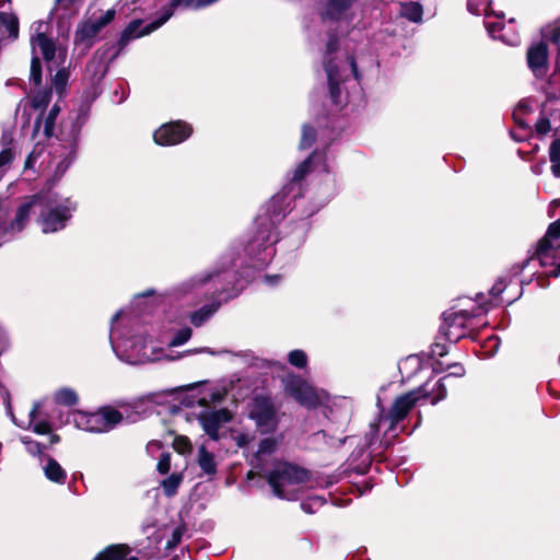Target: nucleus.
<instances>
[{
    "label": "nucleus",
    "instance_id": "12",
    "mask_svg": "<svg viewBox=\"0 0 560 560\" xmlns=\"http://www.w3.org/2000/svg\"><path fill=\"white\" fill-rule=\"evenodd\" d=\"M33 27L36 31V34L31 37L33 56L40 54L48 63H56V66L65 63L67 58L66 47L57 46L51 38L40 32L43 22H35Z\"/></svg>",
    "mask_w": 560,
    "mask_h": 560
},
{
    "label": "nucleus",
    "instance_id": "41",
    "mask_svg": "<svg viewBox=\"0 0 560 560\" xmlns=\"http://www.w3.org/2000/svg\"><path fill=\"white\" fill-rule=\"evenodd\" d=\"M21 442L25 445L28 454L37 456L43 453V446L38 442L31 440L28 436H22Z\"/></svg>",
    "mask_w": 560,
    "mask_h": 560
},
{
    "label": "nucleus",
    "instance_id": "59",
    "mask_svg": "<svg viewBox=\"0 0 560 560\" xmlns=\"http://www.w3.org/2000/svg\"><path fill=\"white\" fill-rule=\"evenodd\" d=\"M151 293H152L151 291H148V292H145V293H143L141 295L136 296L135 302L138 303L141 299L150 295Z\"/></svg>",
    "mask_w": 560,
    "mask_h": 560
},
{
    "label": "nucleus",
    "instance_id": "60",
    "mask_svg": "<svg viewBox=\"0 0 560 560\" xmlns=\"http://www.w3.org/2000/svg\"><path fill=\"white\" fill-rule=\"evenodd\" d=\"M197 352H209L211 354H213L212 351H210L209 349H201V350H189L187 351V353L191 354V353H197Z\"/></svg>",
    "mask_w": 560,
    "mask_h": 560
},
{
    "label": "nucleus",
    "instance_id": "46",
    "mask_svg": "<svg viewBox=\"0 0 560 560\" xmlns=\"http://www.w3.org/2000/svg\"><path fill=\"white\" fill-rule=\"evenodd\" d=\"M313 156L302 162L295 170L293 180H301L310 171Z\"/></svg>",
    "mask_w": 560,
    "mask_h": 560
},
{
    "label": "nucleus",
    "instance_id": "16",
    "mask_svg": "<svg viewBox=\"0 0 560 560\" xmlns=\"http://www.w3.org/2000/svg\"><path fill=\"white\" fill-rule=\"evenodd\" d=\"M474 314L468 310L448 311L444 313V334L450 341H457L465 336L466 320Z\"/></svg>",
    "mask_w": 560,
    "mask_h": 560
},
{
    "label": "nucleus",
    "instance_id": "50",
    "mask_svg": "<svg viewBox=\"0 0 560 560\" xmlns=\"http://www.w3.org/2000/svg\"><path fill=\"white\" fill-rule=\"evenodd\" d=\"M233 439L238 447H245L252 442L253 436L247 433H237Z\"/></svg>",
    "mask_w": 560,
    "mask_h": 560
},
{
    "label": "nucleus",
    "instance_id": "42",
    "mask_svg": "<svg viewBox=\"0 0 560 560\" xmlns=\"http://www.w3.org/2000/svg\"><path fill=\"white\" fill-rule=\"evenodd\" d=\"M50 101V92L43 91L37 93L32 100V106L36 109L44 108L48 105Z\"/></svg>",
    "mask_w": 560,
    "mask_h": 560
},
{
    "label": "nucleus",
    "instance_id": "34",
    "mask_svg": "<svg viewBox=\"0 0 560 560\" xmlns=\"http://www.w3.org/2000/svg\"><path fill=\"white\" fill-rule=\"evenodd\" d=\"M278 446V440L275 438H266L260 441L256 455L264 456L272 454Z\"/></svg>",
    "mask_w": 560,
    "mask_h": 560
},
{
    "label": "nucleus",
    "instance_id": "3",
    "mask_svg": "<svg viewBox=\"0 0 560 560\" xmlns=\"http://www.w3.org/2000/svg\"><path fill=\"white\" fill-rule=\"evenodd\" d=\"M336 47L337 38L332 36L327 43L324 67L327 74L330 98L336 105H341L345 97L342 96L340 84L347 80L350 72L357 80L359 79V73L353 58H347L343 60L329 58Z\"/></svg>",
    "mask_w": 560,
    "mask_h": 560
},
{
    "label": "nucleus",
    "instance_id": "26",
    "mask_svg": "<svg viewBox=\"0 0 560 560\" xmlns=\"http://www.w3.org/2000/svg\"><path fill=\"white\" fill-rule=\"evenodd\" d=\"M219 308V304L212 303L209 305H205L200 310L194 312L190 315V322L195 326H201L205 322H207Z\"/></svg>",
    "mask_w": 560,
    "mask_h": 560
},
{
    "label": "nucleus",
    "instance_id": "61",
    "mask_svg": "<svg viewBox=\"0 0 560 560\" xmlns=\"http://www.w3.org/2000/svg\"><path fill=\"white\" fill-rule=\"evenodd\" d=\"M59 440H60V439H59V436H58V435H56V434H54V435H51V436H50V443H51V444L58 443V442H59Z\"/></svg>",
    "mask_w": 560,
    "mask_h": 560
},
{
    "label": "nucleus",
    "instance_id": "62",
    "mask_svg": "<svg viewBox=\"0 0 560 560\" xmlns=\"http://www.w3.org/2000/svg\"><path fill=\"white\" fill-rule=\"evenodd\" d=\"M313 501H314V503H317L319 505H323L324 502H325V500L323 498H319V497L314 498Z\"/></svg>",
    "mask_w": 560,
    "mask_h": 560
},
{
    "label": "nucleus",
    "instance_id": "6",
    "mask_svg": "<svg viewBox=\"0 0 560 560\" xmlns=\"http://www.w3.org/2000/svg\"><path fill=\"white\" fill-rule=\"evenodd\" d=\"M534 259H537L542 267H553L548 273L549 276H560V218L549 225L546 235L538 242L533 256L524 265Z\"/></svg>",
    "mask_w": 560,
    "mask_h": 560
},
{
    "label": "nucleus",
    "instance_id": "21",
    "mask_svg": "<svg viewBox=\"0 0 560 560\" xmlns=\"http://www.w3.org/2000/svg\"><path fill=\"white\" fill-rule=\"evenodd\" d=\"M489 34L493 38H500L504 43L511 46H515L518 44L520 38L516 34H513L511 36H508L506 26L501 22H486L485 23Z\"/></svg>",
    "mask_w": 560,
    "mask_h": 560
},
{
    "label": "nucleus",
    "instance_id": "25",
    "mask_svg": "<svg viewBox=\"0 0 560 560\" xmlns=\"http://www.w3.org/2000/svg\"><path fill=\"white\" fill-rule=\"evenodd\" d=\"M43 469L46 478L50 481L61 485L66 482L67 474L65 469L52 457L47 458V463Z\"/></svg>",
    "mask_w": 560,
    "mask_h": 560
},
{
    "label": "nucleus",
    "instance_id": "15",
    "mask_svg": "<svg viewBox=\"0 0 560 560\" xmlns=\"http://www.w3.org/2000/svg\"><path fill=\"white\" fill-rule=\"evenodd\" d=\"M198 421L203 431L210 439L219 440V429L232 419V415L228 409H207L201 411L198 416Z\"/></svg>",
    "mask_w": 560,
    "mask_h": 560
},
{
    "label": "nucleus",
    "instance_id": "14",
    "mask_svg": "<svg viewBox=\"0 0 560 560\" xmlns=\"http://www.w3.org/2000/svg\"><path fill=\"white\" fill-rule=\"evenodd\" d=\"M192 128L184 121H173L162 125L155 130L153 138L159 145H175L190 137Z\"/></svg>",
    "mask_w": 560,
    "mask_h": 560
},
{
    "label": "nucleus",
    "instance_id": "5",
    "mask_svg": "<svg viewBox=\"0 0 560 560\" xmlns=\"http://www.w3.org/2000/svg\"><path fill=\"white\" fill-rule=\"evenodd\" d=\"M38 223L44 233H54L62 230L75 210V203L69 198L59 199L57 196H44L40 205Z\"/></svg>",
    "mask_w": 560,
    "mask_h": 560
},
{
    "label": "nucleus",
    "instance_id": "22",
    "mask_svg": "<svg viewBox=\"0 0 560 560\" xmlns=\"http://www.w3.org/2000/svg\"><path fill=\"white\" fill-rule=\"evenodd\" d=\"M197 463L203 474L213 477L217 474V462L214 455L205 445L198 448Z\"/></svg>",
    "mask_w": 560,
    "mask_h": 560
},
{
    "label": "nucleus",
    "instance_id": "33",
    "mask_svg": "<svg viewBox=\"0 0 560 560\" xmlns=\"http://www.w3.org/2000/svg\"><path fill=\"white\" fill-rule=\"evenodd\" d=\"M182 479L180 475L173 474L162 481L163 490L167 497H172L176 493Z\"/></svg>",
    "mask_w": 560,
    "mask_h": 560
},
{
    "label": "nucleus",
    "instance_id": "58",
    "mask_svg": "<svg viewBox=\"0 0 560 560\" xmlns=\"http://www.w3.org/2000/svg\"><path fill=\"white\" fill-rule=\"evenodd\" d=\"M488 342L493 345L494 350H497V349H498V347H499V341H498V338H497V337H494V336H493V337L489 338Z\"/></svg>",
    "mask_w": 560,
    "mask_h": 560
},
{
    "label": "nucleus",
    "instance_id": "57",
    "mask_svg": "<svg viewBox=\"0 0 560 560\" xmlns=\"http://www.w3.org/2000/svg\"><path fill=\"white\" fill-rule=\"evenodd\" d=\"M280 279L279 276H266L265 277V282L266 283H269V284H275L276 282H278Z\"/></svg>",
    "mask_w": 560,
    "mask_h": 560
},
{
    "label": "nucleus",
    "instance_id": "54",
    "mask_svg": "<svg viewBox=\"0 0 560 560\" xmlns=\"http://www.w3.org/2000/svg\"><path fill=\"white\" fill-rule=\"evenodd\" d=\"M550 39L555 45H557L560 52V26H557L552 30Z\"/></svg>",
    "mask_w": 560,
    "mask_h": 560
},
{
    "label": "nucleus",
    "instance_id": "44",
    "mask_svg": "<svg viewBox=\"0 0 560 560\" xmlns=\"http://www.w3.org/2000/svg\"><path fill=\"white\" fill-rule=\"evenodd\" d=\"M44 149L42 147L36 145L32 152L28 154L25 161V168H33L38 161V159L43 155Z\"/></svg>",
    "mask_w": 560,
    "mask_h": 560
},
{
    "label": "nucleus",
    "instance_id": "1",
    "mask_svg": "<svg viewBox=\"0 0 560 560\" xmlns=\"http://www.w3.org/2000/svg\"><path fill=\"white\" fill-rule=\"evenodd\" d=\"M121 313L118 312L112 319L110 345L116 355L129 364H142L167 358L163 349L153 345L152 340H147L143 336L127 337L119 328L117 322Z\"/></svg>",
    "mask_w": 560,
    "mask_h": 560
},
{
    "label": "nucleus",
    "instance_id": "43",
    "mask_svg": "<svg viewBox=\"0 0 560 560\" xmlns=\"http://www.w3.org/2000/svg\"><path fill=\"white\" fill-rule=\"evenodd\" d=\"M174 448L180 453V454H185V453H188L190 452L191 450V444H190V441L188 438L186 436H177L175 440H174Z\"/></svg>",
    "mask_w": 560,
    "mask_h": 560
},
{
    "label": "nucleus",
    "instance_id": "13",
    "mask_svg": "<svg viewBox=\"0 0 560 560\" xmlns=\"http://www.w3.org/2000/svg\"><path fill=\"white\" fill-rule=\"evenodd\" d=\"M248 416L262 434L276 431L279 423L278 411L271 399L267 397L254 398Z\"/></svg>",
    "mask_w": 560,
    "mask_h": 560
},
{
    "label": "nucleus",
    "instance_id": "17",
    "mask_svg": "<svg viewBox=\"0 0 560 560\" xmlns=\"http://www.w3.org/2000/svg\"><path fill=\"white\" fill-rule=\"evenodd\" d=\"M43 203L44 196L42 195H34L25 198V200L18 208L14 219L4 232L16 234L23 231L30 219L32 209L39 208Z\"/></svg>",
    "mask_w": 560,
    "mask_h": 560
},
{
    "label": "nucleus",
    "instance_id": "11",
    "mask_svg": "<svg viewBox=\"0 0 560 560\" xmlns=\"http://www.w3.org/2000/svg\"><path fill=\"white\" fill-rule=\"evenodd\" d=\"M115 15L116 11L110 9L83 19L77 26L74 44L82 45L85 50L91 48L97 34L115 19Z\"/></svg>",
    "mask_w": 560,
    "mask_h": 560
},
{
    "label": "nucleus",
    "instance_id": "30",
    "mask_svg": "<svg viewBox=\"0 0 560 560\" xmlns=\"http://www.w3.org/2000/svg\"><path fill=\"white\" fill-rule=\"evenodd\" d=\"M59 113H60V107H59L58 104H55L50 108L48 115L44 118V121H43V124H44V128H43L44 129V135L46 137H48V138L54 135L55 122H56V119H57Z\"/></svg>",
    "mask_w": 560,
    "mask_h": 560
},
{
    "label": "nucleus",
    "instance_id": "29",
    "mask_svg": "<svg viewBox=\"0 0 560 560\" xmlns=\"http://www.w3.org/2000/svg\"><path fill=\"white\" fill-rule=\"evenodd\" d=\"M40 408V404H34L32 410L30 411V422L32 424V430L37 434H47L50 432V425L47 421H37L35 422V416Z\"/></svg>",
    "mask_w": 560,
    "mask_h": 560
},
{
    "label": "nucleus",
    "instance_id": "53",
    "mask_svg": "<svg viewBox=\"0 0 560 560\" xmlns=\"http://www.w3.org/2000/svg\"><path fill=\"white\" fill-rule=\"evenodd\" d=\"M505 287V281L501 279L492 287L490 292L492 295H499L504 291Z\"/></svg>",
    "mask_w": 560,
    "mask_h": 560
},
{
    "label": "nucleus",
    "instance_id": "28",
    "mask_svg": "<svg viewBox=\"0 0 560 560\" xmlns=\"http://www.w3.org/2000/svg\"><path fill=\"white\" fill-rule=\"evenodd\" d=\"M400 13L411 22H420L422 20L423 11L419 3L410 2L401 7Z\"/></svg>",
    "mask_w": 560,
    "mask_h": 560
},
{
    "label": "nucleus",
    "instance_id": "7",
    "mask_svg": "<svg viewBox=\"0 0 560 560\" xmlns=\"http://www.w3.org/2000/svg\"><path fill=\"white\" fill-rule=\"evenodd\" d=\"M85 121L83 115L69 116L68 120L61 125V140L60 150H56L55 159H59L56 164V174L61 176L70 166L77 154V141L81 132V128Z\"/></svg>",
    "mask_w": 560,
    "mask_h": 560
},
{
    "label": "nucleus",
    "instance_id": "56",
    "mask_svg": "<svg viewBox=\"0 0 560 560\" xmlns=\"http://www.w3.org/2000/svg\"><path fill=\"white\" fill-rule=\"evenodd\" d=\"M551 171L556 177H560V160L558 162H551Z\"/></svg>",
    "mask_w": 560,
    "mask_h": 560
},
{
    "label": "nucleus",
    "instance_id": "51",
    "mask_svg": "<svg viewBox=\"0 0 560 560\" xmlns=\"http://www.w3.org/2000/svg\"><path fill=\"white\" fill-rule=\"evenodd\" d=\"M551 129L550 122L547 118H540L536 124V130L540 135H547Z\"/></svg>",
    "mask_w": 560,
    "mask_h": 560
},
{
    "label": "nucleus",
    "instance_id": "20",
    "mask_svg": "<svg viewBox=\"0 0 560 560\" xmlns=\"http://www.w3.org/2000/svg\"><path fill=\"white\" fill-rule=\"evenodd\" d=\"M19 36V20L12 13L0 12V43Z\"/></svg>",
    "mask_w": 560,
    "mask_h": 560
},
{
    "label": "nucleus",
    "instance_id": "10",
    "mask_svg": "<svg viewBox=\"0 0 560 560\" xmlns=\"http://www.w3.org/2000/svg\"><path fill=\"white\" fill-rule=\"evenodd\" d=\"M284 389L300 405L306 408H315L327 400V393L317 389L298 375H289L284 380Z\"/></svg>",
    "mask_w": 560,
    "mask_h": 560
},
{
    "label": "nucleus",
    "instance_id": "9",
    "mask_svg": "<svg viewBox=\"0 0 560 560\" xmlns=\"http://www.w3.org/2000/svg\"><path fill=\"white\" fill-rule=\"evenodd\" d=\"M122 421V415L114 408H103L97 412H74L77 428L94 433L108 432Z\"/></svg>",
    "mask_w": 560,
    "mask_h": 560
},
{
    "label": "nucleus",
    "instance_id": "55",
    "mask_svg": "<svg viewBox=\"0 0 560 560\" xmlns=\"http://www.w3.org/2000/svg\"><path fill=\"white\" fill-rule=\"evenodd\" d=\"M432 353L434 355L443 357L447 353L446 347L440 343L434 345L432 348Z\"/></svg>",
    "mask_w": 560,
    "mask_h": 560
},
{
    "label": "nucleus",
    "instance_id": "23",
    "mask_svg": "<svg viewBox=\"0 0 560 560\" xmlns=\"http://www.w3.org/2000/svg\"><path fill=\"white\" fill-rule=\"evenodd\" d=\"M129 552L130 548L127 545H114L106 548L94 560H138L136 557L127 558Z\"/></svg>",
    "mask_w": 560,
    "mask_h": 560
},
{
    "label": "nucleus",
    "instance_id": "19",
    "mask_svg": "<svg viewBox=\"0 0 560 560\" xmlns=\"http://www.w3.org/2000/svg\"><path fill=\"white\" fill-rule=\"evenodd\" d=\"M446 369H451L452 372H450L448 374H446L444 377H442L441 380H439L434 385L433 387L430 389L431 393L433 394V397L431 399V404L432 405H436L439 401L443 400L445 397H446V384L445 382L452 377V376H455V377H462L465 375V369L463 365L458 364V363H454V364H451L448 365Z\"/></svg>",
    "mask_w": 560,
    "mask_h": 560
},
{
    "label": "nucleus",
    "instance_id": "49",
    "mask_svg": "<svg viewBox=\"0 0 560 560\" xmlns=\"http://www.w3.org/2000/svg\"><path fill=\"white\" fill-rule=\"evenodd\" d=\"M171 469V456L168 454H163L158 463V470L161 474H167Z\"/></svg>",
    "mask_w": 560,
    "mask_h": 560
},
{
    "label": "nucleus",
    "instance_id": "36",
    "mask_svg": "<svg viewBox=\"0 0 560 560\" xmlns=\"http://www.w3.org/2000/svg\"><path fill=\"white\" fill-rule=\"evenodd\" d=\"M288 360L295 368H305L307 364V355L303 350L295 349L289 352Z\"/></svg>",
    "mask_w": 560,
    "mask_h": 560
},
{
    "label": "nucleus",
    "instance_id": "48",
    "mask_svg": "<svg viewBox=\"0 0 560 560\" xmlns=\"http://www.w3.org/2000/svg\"><path fill=\"white\" fill-rule=\"evenodd\" d=\"M550 162L560 161V139H556L551 142L549 148Z\"/></svg>",
    "mask_w": 560,
    "mask_h": 560
},
{
    "label": "nucleus",
    "instance_id": "64",
    "mask_svg": "<svg viewBox=\"0 0 560 560\" xmlns=\"http://www.w3.org/2000/svg\"><path fill=\"white\" fill-rule=\"evenodd\" d=\"M302 509L307 512V513H311V508H308V504L307 503H302Z\"/></svg>",
    "mask_w": 560,
    "mask_h": 560
},
{
    "label": "nucleus",
    "instance_id": "2",
    "mask_svg": "<svg viewBox=\"0 0 560 560\" xmlns=\"http://www.w3.org/2000/svg\"><path fill=\"white\" fill-rule=\"evenodd\" d=\"M308 477L307 470L283 463L269 472L268 483L276 497L285 500H296Z\"/></svg>",
    "mask_w": 560,
    "mask_h": 560
},
{
    "label": "nucleus",
    "instance_id": "47",
    "mask_svg": "<svg viewBox=\"0 0 560 560\" xmlns=\"http://www.w3.org/2000/svg\"><path fill=\"white\" fill-rule=\"evenodd\" d=\"M214 276H217V275L215 273H207L202 278L190 279L189 281L183 283V288H184L183 291L186 292L189 289L195 288L197 284H201V283L206 282L207 280L212 279Z\"/></svg>",
    "mask_w": 560,
    "mask_h": 560
},
{
    "label": "nucleus",
    "instance_id": "27",
    "mask_svg": "<svg viewBox=\"0 0 560 560\" xmlns=\"http://www.w3.org/2000/svg\"><path fill=\"white\" fill-rule=\"evenodd\" d=\"M352 2L353 0H328L325 14L331 19H337Z\"/></svg>",
    "mask_w": 560,
    "mask_h": 560
},
{
    "label": "nucleus",
    "instance_id": "52",
    "mask_svg": "<svg viewBox=\"0 0 560 560\" xmlns=\"http://www.w3.org/2000/svg\"><path fill=\"white\" fill-rule=\"evenodd\" d=\"M13 160V153L10 149H4L0 152V168L9 165Z\"/></svg>",
    "mask_w": 560,
    "mask_h": 560
},
{
    "label": "nucleus",
    "instance_id": "31",
    "mask_svg": "<svg viewBox=\"0 0 560 560\" xmlns=\"http://www.w3.org/2000/svg\"><path fill=\"white\" fill-rule=\"evenodd\" d=\"M55 400L60 405L73 406L77 404L78 397L72 389L62 388L55 394Z\"/></svg>",
    "mask_w": 560,
    "mask_h": 560
},
{
    "label": "nucleus",
    "instance_id": "45",
    "mask_svg": "<svg viewBox=\"0 0 560 560\" xmlns=\"http://www.w3.org/2000/svg\"><path fill=\"white\" fill-rule=\"evenodd\" d=\"M270 229L268 228L266 231H261L259 236L249 244L248 250H254L255 248H260L266 242L270 241Z\"/></svg>",
    "mask_w": 560,
    "mask_h": 560
},
{
    "label": "nucleus",
    "instance_id": "35",
    "mask_svg": "<svg viewBox=\"0 0 560 560\" xmlns=\"http://www.w3.org/2000/svg\"><path fill=\"white\" fill-rule=\"evenodd\" d=\"M467 8L469 12L476 15L489 14L490 3L486 0H468Z\"/></svg>",
    "mask_w": 560,
    "mask_h": 560
},
{
    "label": "nucleus",
    "instance_id": "39",
    "mask_svg": "<svg viewBox=\"0 0 560 560\" xmlns=\"http://www.w3.org/2000/svg\"><path fill=\"white\" fill-rule=\"evenodd\" d=\"M31 79L35 85H39L42 82V65L38 56H33L31 62Z\"/></svg>",
    "mask_w": 560,
    "mask_h": 560
},
{
    "label": "nucleus",
    "instance_id": "4",
    "mask_svg": "<svg viewBox=\"0 0 560 560\" xmlns=\"http://www.w3.org/2000/svg\"><path fill=\"white\" fill-rule=\"evenodd\" d=\"M217 1L218 0H172L170 5L163 9L162 15L158 20L149 23L141 31L139 30L141 21H132L122 32L119 44L120 46H125L133 38L152 33L166 23L176 10H199L209 7Z\"/></svg>",
    "mask_w": 560,
    "mask_h": 560
},
{
    "label": "nucleus",
    "instance_id": "8",
    "mask_svg": "<svg viewBox=\"0 0 560 560\" xmlns=\"http://www.w3.org/2000/svg\"><path fill=\"white\" fill-rule=\"evenodd\" d=\"M428 386V384H424L395 398L388 412L380 417V423L387 424L386 433L394 432L397 424L407 417L421 399H432L433 394Z\"/></svg>",
    "mask_w": 560,
    "mask_h": 560
},
{
    "label": "nucleus",
    "instance_id": "38",
    "mask_svg": "<svg viewBox=\"0 0 560 560\" xmlns=\"http://www.w3.org/2000/svg\"><path fill=\"white\" fill-rule=\"evenodd\" d=\"M191 329L189 327H185L176 332L174 338L170 341L168 347H177L187 342L191 337Z\"/></svg>",
    "mask_w": 560,
    "mask_h": 560
},
{
    "label": "nucleus",
    "instance_id": "37",
    "mask_svg": "<svg viewBox=\"0 0 560 560\" xmlns=\"http://www.w3.org/2000/svg\"><path fill=\"white\" fill-rule=\"evenodd\" d=\"M315 130L308 126L304 125L302 128V138L300 141V149H308L313 142L315 141Z\"/></svg>",
    "mask_w": 560,
    "mask_h": 560
},
{
    "label": "nucleus",
    "instance_id": "24",
    "mask_svg": "<svg viewBox=\"0 0 560 560\" xmlns=\"http://www.w3.org/2000/svg\"><path fill=\"white\" fill-rule=\"evenodd\" d=\"M84 0H55L52 13L60 18H70L77 14Z\"/></svg>",
    "mask_w": 560,
    "mask_h": 560
},
{
    "label": "nucleus",
    "instance_id": "40",
    "mask_svg": "<svg viewBox=\"0 0 560 560\" xmlns=\"http://www.w3.org/2000/svg\"><path fill=\"white\" fill-rule=\"evenodd\" d=\"M273 254L275 250L271 248V246H264L262 253H258L255 257L254 265L260 267L268 264L271 260Z\"/></svg>",
    "mask_w": 560,
    "mask_h": 560
},
{
    "label": "nucleus",
    "instance_id": "32",
    "mask_svg": "<svg viewBox=\"0 0 560 560\" xmlns=\"http://www.w3.org/2000/svg\"><path fill=\"white\" fill-rule=\"evenodd\" d=\"M68 80L69 71L66 68L59 69L52 78V86L59 95H62L65 92Z\"/></svg>",
    "mask_w": 560,
    "mask_h": 560
},
{
    "label": "nucleus",
    "instance_id": "18",
    "mask_svg": "<svg viewBox=\"0 0 560 560\" xmlns=\"http://www.w3.org/2000/svg\"><path fill=\"white\" fill-rule=\"evenodd\" d=\"M548 47L540 42L532 45L527 50V65L536 78L547 73Z\"/></svg>",
    "mask_w": 560,
    "mask_h": 560
},
{
    "label": "nucleus",
    "instance_id": "63",
    "mask_svg": "<svg viewBox=\"0 0 560 560\" xmlns=\"http://www.w3.org/2000/svg\"><path fill=\"white\" fill-rule=\"evenodd\" d=\"M180 539V534H178L177 532L174 533V537H173V544H177Z\"/></svg>",
    "mask_w": 560,
    "mask_h": 560
}]
</instances>
